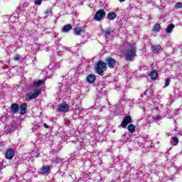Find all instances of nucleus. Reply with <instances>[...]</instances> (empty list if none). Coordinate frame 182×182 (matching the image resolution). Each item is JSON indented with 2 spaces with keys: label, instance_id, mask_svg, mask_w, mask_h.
I'll return each instance as SVG.
<instances>
[{
  "label": "nucleus",
  "instance_id": "nucleus-1",
  "mask_svg": "<svg viewBox=\"0 0 182 182\" xmlns=\"http://www.w3.org/2000/svg\"><path fill=\"white\" fill-rule=\"evenodd\" d=\"M136 46H131L129 49H127L125 52V59L127 60H130L133 62V59H134V56H136Z\"/></svg>",
  "mask_w": 182,
  "mask_h": 182
},
{
  "label": "nucleus",
  "instance_id": "nucleus-2",
  "mask_svg": "<svg viewBox=\"0 0 182 182\" xmlns=\"http://www.w3.org/2000/svg\"><path fill=\"white\" fill-rule=\"evenodd\" d=\"M107 70V64L102 61H99L97 67L95 68V70L98 75L103 76L104 72H106Z\"/></svg>",
  "mask_w": 182,
  "mask_h": 182
},
{
  "label": "nucleus",
  "instance_id": "nucleus-3",
  "mask_svg": "<svg viewBox=\"0 0 182 182\" xmlns=\"http://www.w3.org/2000/svg\"><path fill=\"white\" fill-rule=\"evenodd\" d=\"M105 16H106V11L103 9H100L96 12L94 19L95 21H100L103 18H105Z\"/></svg>",
  "mask_w": 182,
  "mask_h": 182
},
{
  "label": "nucleus",
  "instance_id": "nucleus-4",
  "mask_svg": "<svg viewBox=\"0 0 182 182\" xmlns=\"http://www.w3.org/2000/svg\"><path fill=\"white\" fill-rule=\"evenodd\" d=\"M129 123H132V117L127 116L124 118L123 121L121 123V127H123V129H126L127 127V124Z\"/></svg>",
  "mask_w": 182,
  "mask_h": 182
},
{
  "label": "nucleus",
  "instance_id": "nucleus-5",
  "mask_svg": "<svg viewBox=\"0 0 182 182\" xmlns=\"http://www.w3.org/2000/svg\"><path fill=\"white\" fill-rule=\"evenodd\" d=\"M106 63H107L109 68H110L111 69H113V68H114V66H116V60H114L112 57H108L106 59Z\"/></svg>",
  "mask_w": 182,
  "mask_h": 182
},
{
  "label": "nucleus",
  "instance_id": "nucleus-6",
  "mask_svg": "<svg viewBox=\"0 0 182 182\" xmlns=\"http://www.w3.org/2000/svg\"><path fill=\"white\" fill-rule=\"evenodd\" d=\"M39 95H41V91L36 90L33 93L27 94L26 97L29 99V100H32V99H36Z\"/></svg>",
  "mask_w": 182,
  "mask_h": 182
},
{
  "label": "nucleus",
  "instance_id": "nucleus-7",
  "mask_svg": "<svg viewBox=\"0 0 182 182\" xmlns=\"http://www.w3.org/2000/svg\"><path fill=\"white\" fill-rule=\"evenodd\" d=\"M69 110V105L63 103L58 105V112H68Z\"/></svg>",
  "mask_w": 182,
  "mask_h": 182
},
{
  "label": "nucleus",
  "instance_id": "nucleus-8",
  "mask_svg": "<svg viewBox=\"0 0 182 182\" xmlns=\"http://www.w3.org/2000/svg\"><path fill=\"white\" fill-rule=\"evenodd\" d=\"M15 156V151L14 149H8L6 152V158L8 159L9 160H11Z\"/></svg>",
  "mask_w": 182,
  "mask_h": 182
},
{
  "label": "nucleus",
  "instance_id": "nucleus-9",
  "mask_svg": "<svg viewBox=\"0 0 182 182\" xmlns=\"http://www.w3.org/2000/svg\"><path fill=\"white\" fill-rule=\"evenodd\" d=\"M20 114H25L28 111V105L26 103H23L20 105Z\"/></svg>",
  "mask_w": 182,
  "mask_h": 182
},
{
  "label": "nucleus",
  "instance_id": "nucleus-10",
  "mask_svg": "<svg viewBox=\"0 0 182 182\" xmlns=\"http://www.w3.org/2000/svg\"><path fill=\"white\" fill-rule=\"evenodd\" d=\"M11 110L12 112V113H18V112H19V105L14 103L11 105Z\"/></svg>",
  "mask_w": 182,
  "mask_h": 182
},
{
  "label": "nucleus",
  "instance_id": "nucleus-11",
  "mask_svg": "<svg viewBox=\"0 0 182 182\" xmlns=\"http://www.w3.org/2000/svg\"><path fill=\"white\" fill-rule=\"evenodd\" d=\"M95 80H96V76H95V75L93 74H90L87 77V82H88V83H94Z\"/></svg>",
  "mask_w": 182,
  "mask_h": 182
},
{
  "label": "nucleus",
  "instance_id": "nucleus-12",
  "mask_svg": "<svg viewBox=\"0 0 182 182\" xmlns=\"http://www.w3.org/2000/svg\"><path fill=\"white\" fill-rule=\"evenodd\" d=\"M42 174H49V171H50V167L49 166H44L41 168Z\"/></svg>",
  "mask_w": 182,
  "mask_h": 182
},
{
  "label": "nucleus",
  "instance_id": "nucleus-13",
  "mask_svg": "<svg viewBox=\"0 0 182 182\" xmlns=\"http://www.w3.org/2000/svg\"><path fill=\"white\" fill-rule=\"evenodd\" d=\"M116 13L114 12H110L108 15H107V18L109 21H114V19H116Z\"/></svg>",
  "mask_w": 182,
  "mask_h": 182
},
{
  "label": "nucleus",
  "instance_id": "nucleus-14",
  "mask_svg": "<svg viewBox=\"0 0 182 182\" xmlns=\"http://www.w3.org/2000/svg\"><path fill=\"white\" fill-rule=\"evenodd\" d=\"M161 50V46H152V51L154 53H159L160 50Z\"/></svg>",
  "mask_w": 182,
  "mask_h": 182
},
{
  "label": "nucleus",
  "instance_id": "nucleus-15",
  "mask_svg": "<svg viewBox=\"0 0 182 182\" xmlns=\"http://www.w3.org/2000/svg\"><path fill=\"white\" fill-rule=\"evenodd\" d=\"M175 27L176 26H174V24H171L168 26L166 30V33H171L173 32V29H174Z\"/></svg>",
  "mask_w": 182,
  "mask_h": 182
},
{
  "label": "nucleus",
  "instance_id": "nucleus-16",
  "mask_svg": "<svg viewBox=\"0 0 182 182\" xmlns=\"http://www.w3.org/2000/svg\"><path fill=\"white\" fill-rule=\"evenodd\" d=\"M136 130V127L134 126V124H131L128 126V132H129V133H134Z\"/></svg>",
  "mask_w": 182,
  "mask_h": 182
},
{
  "label": "nucleus",
  "instance_id": "nucleus-17",
  "mask_svg": "<svg viewBox=\"0 0 182 182\" xmlns=\"http://www.w3.org/2000/svg\"><path fill=\"white\" fill-rule=\"evenodd\" d=\"M171 142L172 143L173 146H177V144H178V138L172 136Z\"/></svg>",
  "mask_w": 182,
  "mask_h": 182
},
{
  "label": "nucleus",
  "instance_id": "nucleus-18",
  "mask_svg": "<svg viewBox=\"0 0 182 182\" xmlns=\"http://www.w3.org/2000/svg\"><path fill=\"white\" fill-rule=\"evenodd\" d=\"M72 29V26L70 24H67L63 28V32H69Z\"/></svg>",
  "mask_w": 182,
  "mask_h": 182
},
{
  "label": "nucleus",
  "instance_id": "nucleus-19",
  "mask_svg": "<svg viewBox=\"0 0 182 182\" xmlns=\"http://www.w3.org/2000/svg\"><path fill=\"white\" fill-rule=\"evenodd\" d=\"M104 32H105V37L107 38V37L112 33V32H113V31H112V28H107L104 31Z\"/></svg>",
  "mask_w": 182,
  "mask_h": 182
},
{
  "label": "nucleus",
  "instance_id": "nucleus-20",
  "mask_svg": "<svg viewBox=\"0 0 182 182\" xmlns=\"http://www.w3.org/2000/svg\"><path fill=\"white\" fill-rule=\"evenodd\" d=\"M158 73H157V71H152L151 73H150V77H151L152 80H156L157 78V76H158Z\"/></svg>",
  "mask_w": 182,
  "mask_h": 182
},
{
  "label": "nucleus",
  "instance_id": "nucleus-21",
  "mask_svg": "<svg viewBox=\"0 0 182 182\" xmlns=\"http://www.w3.org/2000/svg\"><path fill=\"white\" fill-rule=\"evenodd\" d=\"M43 83H45V81L39 80L38 81L33 82V86L38 87V86H41V85H43Z\"/></svg>",
  "mask_w": 182,
  "mask_h": 182
},
{
  "label": "nucleus",
  "instance_id": "nucleus-22",
  "mask_svg": "<svg viewBox=\"0 0 182 182\" xmlns=\"http://www.w3.org/2000/svg\"><path fill=\"white\" fill-rule=\"evenodd\" d=\"M160 31V24H156L154 26V32H159Z\"/></svg>",
  "mask_w": 182,
  "mask_h": 182
},
{
  "label": "nucleus",
  "instance_id": "nucleus-23",
  "mask_svg": "<svg viewBox=\"0 0 182 182\" xmlns=\"http://www.w3.org/2000/svg\"><path fill=\"white\" fill-rule=\"evenodd\" d=\"M74 31H75V35H80V32H82V28H76Z\"/></svg>",
  "mask_w": 182,
  "mask_h": 182
},
{
  "label": "nucleus",
  "instance_id": "nucleus-24",
  "mask_svg": "<svg viewBox=\"0 0 182 182\" xmlns=\"http://www.w3.org/2000/svg\"><path fill=\"white\" fill-rule=\"evenodd\" d=\"M170 78H167L166 80H165V85L164 86V87H168V86H169L170 85Z\"/></svg>",
  "mask_w": 182,
  "mask_h": 182
},
{
  "label": "nucleus",
  "instance_id": "nucleus-25",
  "mask_svg": "<svg viewBox=\"0 0 182 182\" xmlns=\"http://www.w3.org/2000/svg\"><path fill=\"white\" fill-rule=\"evenodd\" d=\"M36 151H38V149H35L34 151H33L32 156L33 157H36V159H38V157H39V153L35 155V153H36Z\"/></svg>",
  "mask_w": 182,
  "mask_h": 182
},
{
  "label": "nucleus",
  "instance_id": "nucleus-26",
  "mask_svg": "<svg viewBox=\"0 0 182 182\" xmlns=\"http://www.w3.org/2000/svg\"><path fill=\"white\" fill-rule=\"evenodd\" d=\"M175 7L178 9L180 8H182V3L181 2H177L175 5Z\"/></svg>",
  "mask_w": 182,
  "mask_h": 182
},
{
  "label": "nucleus",
  "instance_id": "nucleus-27",
  "mask_svg": "<svg viewBox=\"0 0 182 182\" xmlns=\"http://www.w3.org/2000/svg\"><path fill=\"white\" fill-rule=\"evenodd\" d=\"M45 14H46V16H48V15H51L52 14V10L47 9Z\"/></svg>",
  "mask_w": 182,
  "mask_h": 182
},
{
  "label": "nucleus",
  "instance_id": "nucleus-28",
  "mask_svg": "<svg viewBox=\"0 0 182 182\" xmlns=\"http://www.w3.org/2000/svg\"><path fill=\"white\" fill-rule=\"evenodd\" d=\"M41 4H42V0H36L35 1L36 5H41Z\"/></svg>",
  "mask_w": 182,
  "mask_h": 182
},
{
  "label": "nucleus",
  "instance_id": "nucleus-29",
  "mask_svg": "<svg viewBox=\"0 0 182 182\" xmlns=\"http://www.w3.org/2000/svg\"><path fill=\"white\" fill-rule=\"evenodd\" d=\"M153 119L154 120H159V119H161V117H160V115H156L155 117H153Z\"/></svg>",
  "mask_w": 182,
  "mask_h": 182
},
{
  "label": "nucleus",
  "instance_id": "nucleus-30",
  "mask_svg": "<svg viewBox=\"0 0 182 182\" xmlns=\"http://www.w3.org/2000/svg\"><path fill=\"white\" fill-rule=\"evenodd\" d=\"M21 59V57L19 56V55H16L14 56V60H19Z\"/></svg>",
  "mask_w": 182,
  "mask_h": 182
},
{
  "label": "nucleus",
  "instance_id": "nucleus-31",
  "mask_svg": "<svg viewBox=\"0 0 182 182\" xmlns=\"http://www.w3.org/2000/svg\"><path fill=\"white\" fill-rule=\"evenodd\" d=\"M44 127L46 129H49V126L48 124H44Z\"/></svg>",
  "mask_w": 182,
  "mask_h": 182
},
{
  "label": "nucleus",
  "instance_id": "nucleus-32",
  "mask_svg": "<svg viewBox=\"0 0 182 182\" xmlns=\"http://www.w3.org/2000/svg\"><path fill=\"white\" fill-rule=\"evenodd\" d=\"M119 2H124V1H126V0H119Z\"/></svg>",
  "mask_w": 182,
  "mask_h": 182
},
{
  "label": "nucleus",
  "instance_id": "nucleus-33",
  "mask_svg": "<svg viewBox=\"0 0 182 182\" xmlns=\"http://www.w3.org/2000/svg\"><path fill=\"white\" fill-rule=\"evenodd\" d=\"M147 90H145V93L147 92Z\"/></svg>",
  "mask_w": 182,
  "mask_h": 182
}]
</instances>
